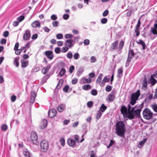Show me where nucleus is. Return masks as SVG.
I'll return each instance as SVG.
<instances>
[{"instance_id":"nucleus-1","label":"nucleus","mask_w":157,"mask_h":157,"mask_svg":"<svg viewBox=\"0 0 157 157\" xmlns=\"http://www.w3.org/2000/svg\"><path fill=\"white\" fill-rule=\"evenodd\" d=\"M140 90H138L136 92L132 94L130 100V104L128 105V117L132 119L135 117H139L140 116V112L144 107V105L140 104L138 107L137 106L133 107L131 109V105H133L136 102L140 95Z\"/></svg>"},{"instance_id":"nucleus-2","label":"nucleus","mask_w":157,"mask_h":157,"mask_svg":"<svg viewBox=\"0 0 157 157\" xmlns=\"http://www.w3.org/2000/svg\"><path fill=\"white\" fill-rule=\"evenodd\" d=\"M116 133L121 137H124V134L126 131L125 124L123 121L118 122L116 126Z\"/></svg>"},{"instance_id":"nucleus-3","label":"nucleus","mask_w":157,"mask_h":157,"mask_svg":"<svg viewBox=\"0 0 157 157\" xmlns=\"http://www.w3.org/2000/svg\"><path fill=\"white\" fill-rule=\"evenodd\" d=\"M118 43V40H117L112 43L111 47L110 50L113 51L114 50L117 49L119 50H121L124 46V41L122 40L119 43L118 47L117 46Z\"/></svg>"},{"instance_id":"nucleus-4","label":"nucleus","mask_w":157,"mask_h":157,"mask_svg":"<svg viewBox=\"0 0 157 157\" xmlns=\"http://www.w3.org/2000/svg\"><path fill=\"white\" fill-rule=\"evenodd\" d=\"M143 117L147 120L151 119L153 117V113L150 110L148 109H145L143 113Z\"/></svg>"},{"instance_id":"nucleus-5","label":"nucleus","mask_w":157,"mask_h":157,"mask_svg":"<svg viewBox=\"0 0 157 157\" xmlns=\"http://www.w3.org/2000/svg\"><path fill=\"white\" fill-rule=\"evenodd\" d=\"M41 151L43 152H46L48 148V144L46 140H43L40 143Z\"/></svg>"},{"instance_id":"nucleus-6","label":"nucleus","mask_w":157,"mask_h":157,"mask_svg":"<svg viewBox=\"0 0 157 157\" xmlns=\"http://www.w3.org/2000/svg\"><path fill=\"white\" fill-rule=\"evenodd\" d=\"M31 139L33 143L35 144H37V136L36 133L35 132H32L31 134Z\"/></svg>"},{"instance_id":"nucleus-7","label":"nucleus","mask_w":157,"mask_h":157,"mask_svg":"<svg viewBox=\"0 0 157 157\" xmlns=\"http://www.w3.org/2000/svg\"><path fill=\"white\" fill-rule=\"evenodd\" d=\"M48 124V121L46 119H43L40 122L39 125V128L40 129H43L45 128Z\"/></svg>"},{"instance_id":"nucleus-8","label":"nucleus","mask_w":157,"mask_h":157,"mask_svg":"<svg viewBox=\"0 0 157 157\" xmlns=\"http://www.w3.org/2000/svg\"><path fill=\"white\" fill-rule=\"evenodd\" d=\"M91 82V79L90 78H86L85 77L82 78L80 81V83L81 84H85L86 83H89Z\"/></svg>"},{"instance_id":"nucleus-9","label":"nucleus","mask_w":157,"mask_h":157,"mask_svg":"<svg viewBox=\"0 0 157 157\" xmlns=\"http://www.w3.org/2000/svg\"><path fill=\"white\" fill-rule=\"evenodd\" d=\"M115 98V92H112L108 96V100L107 101L109 102H112L113 101Z\"/></svg>"},{"instance_id":"nucleus-10","label":"nucleus","mask_w":157,"mask_h":157,"mask_svg":"<svg viewBox=\"0 0 157 157\" xmlns=\"http://www.w3.org/2000/svg\"><path fill=\"white\" fill-rule=\"evenodd\" d=\"M57 114V111L55 109H52L50 110L48 112V116L50 118L54 117Z\"/></svg>"},{"instance_id":"nucleus-11","label":"nucleus","mask_w":157,"mask_h":157,"mask_svg":"<svg viewBox=\"0 0 157 157\" xmlns=\"http://www.w3.org/2000/svg\"><path fill=\"white\" fill-rule=\"evenodd\" d=\"M30 34L29 31L27 30L23 35V38L25 40H29L30 37Z\"/></svg>"},{"instance_id":"nucleus-12","label":"nucleus","mask_w":157,"mask_h":157,"mask_svg":"<svg viewBox=\"0 0 157 157\" xmlns=\"http://www.w3.org/2000/svg\"><path fill=\"white\" fill-rule=\"evenodd\" d=\"M121 112L124 115H126L128 117V110L127 108L124 106H122L121 109Z\"/></svg>"},{"instance_id":"nucleus-13","label":"nucleus","mask_w":157,"mask_h":157,"mask_svg":"<svg viewBox=\"0 0 157 157\" xmlns=\"http://www.w3.org/2000/svg\"><path fill=\"white\" fill-rule=\"evenodd\" d=\"M135 55V53L132 50H129L128 54V57L127 61H131V59Z\"/></svg>"},{"instance_id":"nucleus-14","label":"nucleus","mask_w":157,"mask_h":157,"mask_svg":"<svg viewBox=\"0 0 157 157\" xmlns=\"http://www.w3.org/2000/svg\"><path fill=\"white\" fill-rule=\"evenodd\" d=\"M73 40L72 39H69L67 40L66 42V45L69 48H71L73 46L72 42Z\"/></svg>"},{"instance_id":"nucleus-15","label":"nucleus","mask_w":157,"mask_h":157,"mask_svg":"<svg viewBox=\"0 0 157 157\" xmlns=\"http://www.w3.org/2000/svg\"><path fill=\"white\" fill-rule=\"evenodd\" d=\"M44 53L48 58L50 59L51 60L53 59V56L52 55V51H47Z\"/></svg>"},{"instance_id":"nucleus-16","label":"nucleus","mask_w":157,"mask_h":157,"mask_svg":"<svg viewBox=\"0 0 157 157\" xmlns=\"http://www.w3.org/2000/svg\"><path fill=\"white\" fill-rule=\"evenodd\" d=\"M151 32L154 35L157 36V23L154 25V27L151 28Z\"/></svg>"},{"instance_id":"nucleus-17","label":"nucleus","mask_w":157,"mask_h":157,"mask_svg":"<svg viewBox=\"0 0 157 157\" xmlns=\"http://www.w3.org/2000/svg\"><path fill=\"white\" fill-rule=\"evenodd\" d=\"M31 26L33 28H40V24L38 21H36L32 23L31 24Z\"/></svg>"},{"instance_id":"nucleus-18","label":"nucleus","mask_w":157,"mask_h":157,"mask_svg":"<svg viewBox=\"0 0 157 157\" xmlns=\"http://www.w3.org/2000/svg\"><path fill=\"white\" fill-rule=\"evenodd\" d=\"M68 144L71 147L74 146L75 144V142L73 139H68L67 140Z\"/></svg>"},{"instance_id":"nucleus-19","label":"nucleus","mask_w":157,"mask_h":157,"mask_svg":"<svg viewBox=\"0 0 157 157\" xmlns=\"http://www.w3.org/2000/svg\"><path fill=\"white\" fill-rule=\"evenodd\" d=\"M36 96V93L34 92H32L31 93V97L30 99V102L33 103L34 102Z\"/></svg>"},{"instance_id":"nucleus-20","label":"nucleus","mask_w":157,"mask_h":157,"mask_svg":"<svg viewBox=\"0 0 157 157\" xmlns=\"http://www.w3.org/2000/svg\"><path fill=\"white\" fill-rule=\"evenodd\" d=\"M65 105L61 104L58 106L57 109L59 112H62L65 109Z\"/></svg>"},{"instance_id":"nucleus-21","label":"nucleus","mask_w":157,"mask_h":157,"mask_svg":"<svg viewBox=\"0 0 157 157\" xmlns=\"http://www.w3.org/2000/svg\"><path fill=\"white\" fill-rule=\"evenodd\" d=\"M51 66L50 65H48L47 66L44 67L42 70V72L43 74L46 73L49 70Z\"/></svg>"},{"instance_id":"nucleus-22","label":"nucleus","mask_w":157,"mask_h":157,"mask_svg":"<svg viewBox=\"0 0 157 157\" xmlns=\"http://www.w3.org/2000/svg\"><path fill=\"white\" fill-rule=\"evenodd\" d=\"M19 57H17L14 58V60H13V64L14 65H15L16 67H18L19 65Z\"/></svg>"},{"instance_id":"nucleus-23","label":"nucleus","mask_w":157,"mask_h":157,"mask_svg":"<svg viewBox=\"0 0 157 157\" xmlns=\"http://www.w3.org/2000/svg\"><path fill=\"white\" fill-rule=\"evenodd\" d=\"M155 77L154 75H152L151 76V79L150 80V82L152 85H154L156 82V80L154 79L153 78Z\"/></svg>"},{"instance_id":"nucleus-24","label":"nucleus","mask_w":157,"mask_h":157,"mask_svg":"<svg viewBox=\"0 0 157 157\" xmlns=\"http://www.w3.org/2000/svg\"><path fill=\"white\" fill-rule=\"evenodd\" d=\"M137 43L138 44H141L143 46V49L144 50L145 48V43L143 40H140L139 41L137 42Z\"/></svg>"},{"instance_id":"nucleus-25","label":"nucleus","mask_w":157,"mask_h":157,"mask_svg":"<svg viewBox=\"0 0 157 157\" xmlns=\"http://www.w3.org/2000/svg\"><path fill=\"white\" fill-rule=\"evenodd\" d=\"M107 107L104 104H102L100 107V111L101 112H103L106 109Z\"/></svg>"},{"instance_id":"nucleus-26","label":"nucleus","mask_w":157,"mask_h":157,"mask_svg":"<svg viewBox=\"0 0 157 157\" xmlns=\"http://www.w3.org/2000/svg\"><path fill=\"white\" fill-rule=\"evenodd\" d=\"M142 84L143 86L144 87H146L147 86V81L146 77H144L143 81Z\"/></svg>"},{"instance_id":"nucleus-27","label":"nucleus","mask_w":157,"mask_h":157,"mask_svg":"<svg viewBox=\"0 0 157 157\" xmlns=\"http://www.w3.org/2000/svg\"><path fill=\"white\" fill-rule=\"evenodd\" d=\"M21 66L22 67H25L28 65V63L27 61H25L23 62L21 61Z\"/></svg>"},{"instance_id":"nucleus-28","label":"nucleus","mask_w":157,"mask_h":157,"mask_svg":"<svg viewBox=\"0 0 157 157\" xmlns=\"http://www.w3.org/2000/svg\"><path fill=\"white\" fill-rule=\"evenodd\" d=\"M90 88V86L88 84L84 85L82 87V89L85 90H87L88 89H89Z\"/></svg>"},{"instance_id":"nucleus-29","label":"nucleus","mask_w":157,"mask_h":157,"mask_svg":"<svg viewBox=\"0 0 157 157\" xmlns=\"http://www.w3.org/2000/svg\"><path fill=\"white\" fill-rule=\"evenodd\" d=\"M102 74H100L98 76V78L96 80V82L98 83H100L102 79Z\"/></svg>"},{"instance_id":"nucleus-30","label":"nucleus","mask_w":157,"mask_h":157,"mask_svg":"<svg viewBox=\"0 0 157 157\" xmlns=\"http://www.w3.org/2000/svg\"><path fill=\"white\" fill-rule=\"evenodd\" d=\"M118 75H117V77L120 78L121 77L120 75L123 72V68L121 67L118 70Z\"/></svg>"},{"instance_id":"nucleus-31","label":"nucleus","mask_w":157,"mask_h":157,"mask_svg":"<svg viewBox=\"0 0 157 157\" xmlns=\"http://www.w3.org/2000/svg\"><path fill=\"white\" fill-rule=\"evenodd\" d=\"M59 142H60L61 145L62 146H64L65 145V140L63 138H61L59 140Z\"/></svg>"},{"instance_id":"nucleus-32","label":"nucleus","mask_w":157,"mask_h":157,"mask_svg":"<svg viewBox=\"0 0 157 157\" xmlns=\"http://www.w3.org/2000/svg\"><path fill=\"white\" fill-rule=\"evenodd\" d=\"M23 154L25 157H30L31 155L27 151H24Z\"/></svg>"},{"instance_id":"nucleus-33","label":"nucleus","mask_w":157,"mask_h":157,"mask_svg":"<svg viewBox=\"0 0 157 157\" xmlns=\"http://www.w3.org/2000/svg\"><path fill=\"white\" fill-rule=\"evenodd\" d=\"M66 70L65 69L63 68H62L61 69L59 74L61 76H62L64 74Z\"/></svg>"},{"instance_id":"nucleus-34","label":"nucleus","mask_w":157,"mask_h":157,"mask_svg":"<svg viewBox=\"0 0 157 157\" xmlns=\"http://www.w3.org/2000/svg\"><path fill=\"white\" fill-rule=\"evenodd\" d=\"M7 128L8 126L6 124H3L1 126V129L3 131H6L7 129Z\"/></svg>"},{"instance_id":"nucleus-35","label":"nucleus","mask_w":157,"mask_h":157,"mask_svg":"<svg viewBox=\"0 0 157 157\" xmlns=\"http://www.w3.org/2000/svg\"><path fill=\"white\" fill-rule=\"evenodd\" d=\"M96 59L95 56H92L91 57L90 61L91 63H94L96 61Z\"/></svg>"},{"instance_id":"nucleus-36","label":"nucleus","mask_w":157,"mask_h":157,"mask_svg":"<svg viewBox=\"0 0 157 157\" xmlns=\"http://www.w3.org/2000/svg\"><path fill=\"white\" fill-rule=\"evenodd\" d=\"M64 37L66 39L71 38L73 37V36L71 34H67L65 35Z\"/></svg>"},{"instance_id":"nucleus-37","label":"nucleus","mask_w":157,"mask_h":157,"mask_svg":"<svg viewBox=\"0 0 157 157\" xmlns=\"http://www.w3.org/2000/svg\"><path fill=\"white\" fill-rule=\"evenodd\" d=\"M145 141H142L140 142L139 143V144L138 145V147L139 148H141L144 145V144L145 143Z\"/></svg>"},{"instance_id":"nucleus-38","label":"nucleus","mask_w":157,"mask_h":157,"mask_svg":"<svg viewBox=\"0 0 157 157\" xmlns=\"http://www.w3.org/2000/svg\"><path fill=\"white\" fill-rule=\"evenodd\" d=\"M63 35L61 33H59L56 35V37L58 39H61L63 38Z\"/></svg>"},{"instance_id":"nucleus-39","label":"nucleus","mask_w":157,"mask_h":157,"mask_svg":"<svg viewBox=\"0 0 157 157\" xmlns=\"http://www.w3.org/2000/svg\"><path fill=\"white\" fill-rule=\"evenodd\" d=\"M102 114V113H101L100 111H98L96 116L97 119L98 120L99 119L101 116Z\"/></svg>"},{"instance_id":"nucleus-40","label":"nucleus","mask_w":157,"mask_h":157,"mask_svg":"<svg viewBox=\"0 0 157 157\" xmlns=\"http://www.w3.org/2000/svg\"><path fill=\"white\" fill-rule=\"evenodd\" d=\"M69 49V48L67 47H63L62 48V52L63 53L66 52Z\"/></svg>"},{"instance_id":"nucleus-41","label":"nucleus","mask_w":157,"mask_h":157,"mask_svg":"<svg viewBox=\"0 0 157 157\" xmlns=\"http://www.w3.org/2000/svg\"><path fill=\"white\" fill-rule=\"evenodd\" d=\"M75 69V67L73 66L72 65L69 68V72L70 73H72L73 71Z\"/></svg>"},{"instance_id":"nucleus-42","label":"nucleus","mask_w":157,"mask_h":157,"mask_svg":"<svg viewBox=\"0 0 157 157\" xmlns=\"http://www.w3.org/2000/svg\"><path fill=\"white\" fill-rule=\"evenodd\" d=\"M91 94L93 96H95L97 94V91L96 90L93 89L91 91Z\"/></svg>"},{"instance_id":"nucleus-43","label":"nucleus","mask_w":157,"mask_h":157,"mask_svg":"<svg viewBox=\"0 0 157 157\" xmlns=\"http://www.w3.org/2000/svg\"><path fill=\"white\" fill-rule=\"evenodd\" d=\"M84 71V68L82 67H80L78 69V74H81Z\"/></svg>"},{"instance_id":"nucleus-44","label":"nucleus","mask_w":157,"mask_h":157,"mask_svg":"<svg viewBox=\"0 0 157 157\" xmlns=\"http://www.w3.org/2000/svg\"><path fill=\"white\" fill-rule=\"evenodd\" d=\"M152 107L154 111L157 112V105L154 104L152 105Z\"/></svg>"},{"instance_id":"nucleus-45","label":"nucleus","mask_w":157,"mask_h":157,"mask_svg":"<svg viewBox=\"0 0 157 157\" xmlns=\"http://www.w3.org/2000/svg\"><path fill=\"white\" fill-rule=\"evenodd\" d=\"M24 19V17L23 16H20L17 18V20L19 22L21 21Z\"/></svg>"},{"instance_id":"nucleus-46","label":"nucleus","mask_w":157,"mask_h":157,"mask_svg":"<svg viewBox=\"0 0 157 157\" xmlns=\"http://www.w3.org/2000/svg\"><path fill=\"white\" fill-rule=\"evenodd\" d=\"M69 17V15L68 14H64L63 15V18L65 20H67L68 19Z\"/></svg>"},{"instance_id":"nucleus-47","label":"nucleus","mask_w":157,"mask_h":157,"mask_svg":"<svg viewBox=\"0 0 157 157\" xmlns=\"http://www.w3.org/2000/svg\"><path fill=\"white\" fill-rule=\"evenodd\" d=\"M107 19L106 18H104L101 20V22L102 24H105L107 23Z\"/></svg>"},{"instance_id":"nucleus-48","label":"nucleus","mask_w":157,"mask_h":157,"mask_svg":"<svg viewBox=\"0 0 157 157\" xmlns=\"http://www.w3.org/2000/svg\"><path fill=\"white\" fill-rule=\"evenodd\" d=\"M59 22L57 21H55L53 22L52 25L54 27H57L58 26V24Z\"/></svg>"},{"instance_id":"nucleus-49","label":"nucleus","mask_w":157,"mask_h":157,"mask_svg":"<svg viewBox=\"0 0 157 157\" xmlns=\"http://www.w3.org/2000/svg\"><path fill=\"white\" fill-rule=\"evenodd\" d=\"M79 56V54L78 53H75L74 55V58L75 59H77Z\"/></svg>"},{"instance_id":"nucleus-50","label":"nucleus","mask_w":157,"mask_h":157,"mask_svg":"<svg viewBox=\"0 0 157 157\" xmlns=\"http://www.w3.org/2000/svg\"><path fill=\"white\" fill-rule=\"evenodd\" d=\"M78 81V79L77 78H74L72 80V83L73 84H75L77 83Z\"/></svg>"},{"instance_id":"nucleus-51","label":"nucleus","mask_w":157,"mask_h":157,"mask_svg":"<svg viewBox=\"0 0 157 157\" xmlns=\"http://www.w3.org/2000/svg\"><path fill=\"white\" fill-rule=\"evenodd\" d=\"M83 43L86 45H88L90 44V41L88 39H85L83 41Z\"/></svg>"},{"instance_id":"nucleus-52","label":"nucleus","mask_w":157,"mask_h":157,"mask_svg":"<svg viewBox=\"0 0 157 157\" xmlns=\"http://www.w3.org/2000/svg\"><path fill=\"white\" fill-rule=\"evenodd\" d=\"M16 98H17L16 96L15 95H13L12 96H11V101L12 102H14L15 101V100H16Z\"/></svg>"},{"instance_id":"nucleus-53","label":"nucleus","mask_w":157,"mask_h":157,"mask_svg":"<svg viewBox=\"0 0 157 157\" xmlns=\"http://www.w3.org/2000/svg\"><path fill=\"white\" fill-rule=\"evenodd\" d=\"M93 102L91 101H90L87 103V106L88 107L91 108L93 106Z\"/></svg>"},{"instance_id":"nucleus-54","label":"nucleus","mask_w":157,"mask_h":157,"mask_svg":"<svg viewBox=\"0 0 157 157\" xmlns=\"http://www.w3.org/2000/svg\"><path fill=\"white\" fill-rule=\"evenodd\" d=\"M55 51L56 53H59L61 51L60 49L59 48L57 47L55 49Z\"/></svg>"},{"instance_id":"nucleus-55","label":"nucleus","mask_w":157,"mask_h":157,"mask_svg":"<svg viewBox=\"0 0 157 157\" xmlns=\"http://www.w3.org/2000/svg\"><path fill=\"white\" fill-rule=\"evenodd\" d=\"M67 57L69 59H71L73 57V54L71 52L68 53L67 54Z\"/></svg>"},{"instance_id":"nucleus-56","label":"nucleus","mask_w":157,"mask_h":157,"mask_svg":"<svg viewBox=\"0 0 157 157\" xmlns=\"http://www.w3.org/2000/svg\"><path fill=\"white\" fill-rule=\"evenodd\" d=\"M112 89L111 86H107L106 88V90L107 92H110Z\"/></svg>"},{"instance_id":"nucleus-57","label":"nucleus","mask_w":157,"mask_h":157,"mask_svg":"<svg viewBox=\"0 0 157 157\" xmlns=\"http://www.w3.org/2000/svg\"><path fill=\"white\" fill-rule=\"evenodd\" d=\"M109 11L108 10H105L103 13L102 15L104 17L106 16L108 13Z\"/></svg>"},{"instance_id":"nucleus-58","label":"nucleus","mask_w":157,"mask_h":157,"mask_svg":"<svg viewBox=\"0 0 157 157\" xmlns=\"http://www.w3.org/2000/svg\"><path fill=\"white\" fill-rule=\"evenodd\" d=\"M57 17L55 15H52L51 17V18L53 20H55L57 19Z\"/></svg>"},{"instance_id":"nucleus-59","label":"nucleus","mask_w":157,"mask_h":157,"mask_svg":"<svg viewBox=\"0 0 157 157\" xmlns=\"http://www.w3.org/2000/svg\"><path fill=\"white\" fill-rule=\"evenodd\" d=\"M6 39H2L0 41V43L1 44H6Z\"/></svg>"},{"instance_id":"nucleus-60","label":"nucleus","mask_w":157,"mask_h":157,"mask_svg":"<svg viewBox=\"0 0 157 157\" xmlns=\"http://www.w3.org/2000/svg\"><path fill=\"white\" fill-rule=\"evenodd\" d=\"M114 141L113 140H111L109 144L107 146L108 148H109L112 145L114 144Z\"/></svg>"},{"instance_id":"nucleus-61","label":"nucleus","mask_w":157,"mask_h":157,"mask_svg":"<svg viewBox=\"0 0 157 157\" xmlns=\"http://www.w3.org/2000/svg\"><path fill=\"white\" fill-rule=\"evenodd\" d=\"M43 29L44 30L45 32L49 33L50 29L48 28L47 27L45 26L43 27Z\"/></svg>"},{"instance_id":"nucleus-62","label":"nucleus","mask_w":157,"mask_h":157,"mask_svg":"<svg viewBox=\"0 0 157 157\" xmlns=\"http://www.w3.org/2000/svg\"><path fill=\"white\" fill-rule=\"evenodd\" d=\"M9 33L8 31H6L4 32L3 36L5 37H7L9 35Z\"/></svg>"},{"instance_id":"nucleus-63","label":"nucleus","mask_w":157,"mask_h":157,"mask_svg":"<svg viewBox=\"0 0 157 157\" xmlns=\"http://www.w3.org/2000/svg\"><path fill=\"white\" fill-rule=\"evenodd\" d=\"M68 89H69V86H66L63 88V90L65 92H67L68 91Z\"/></svg>"},{"instance_id":"nucleus-64","label":"nucleus","mask_w":157,"mask_h":157,"mask_svg":"<svg viewBox=\"0 0 157 157\" xmlns=\"http://www.w3.org/2000/svg\"><path fill=\"white\" fill-rule=\"evenodd\" d=\"M70 121L69 120H66L63 121V124L64 125H67Z\"/></svg>"}]
</instances>
